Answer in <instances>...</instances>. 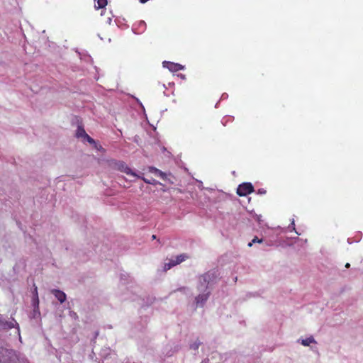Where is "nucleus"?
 Listing matches in <instances>:
<instances>
[{
	"instance_id": "nucleus-1",
	"label": "nucleus",
	"mask_w": 363,
	"mask_h": 363,
	"mask_svg": "<svg viewBox=\"0 0 363 363\" xmlns=\"http://www.w3.org/2000/svg\"><path fill=\"white\" fill-rule=\"evenodd\" d=\"M114 168L121 172L125 173L128 175L137 177V174L132 171V169L123 161H116L114 162ZM138 177H139L138 176Z\"/></svg>"
},
{
	"instance_id": "nucleus-2",
	"label": "nucleus",
	"mask_w": 363,
	"mask_h": 363,
	"mask_svg": "<svg viewBox=\"0 0 363 363\" xmlns=\"http://www.w3.org/2000/svg\"><path fill=\"white\" fill-rule=\"evenodd\" d=\"M254 191V187L251 183H242L237 189V194L240 196H245Z\"/></svg>"
},
{
	"instance_id": "nucleus-3",
	"label": "nucleus",
	"mask_w": 363,
	"mask_h": 363,
	"mask_svg": "<svg viewBox=\"0 0 363 363\" xmlns=\"http://www.w3.org/2000/svg\"><path fill=\"white\" fill-rule=\"evenodd\" d=\"M163 67L167 68L170 72H176L184 69V66L172 62H163Z\"/></svg>"
},
{
	"instance_id": "nucleus-4",
	"label": "nucleus",
	"mask_w": 363,
	"mask_h": 363,
	"mask_svg": "<svg viewBox=\"0 0 363 363\" xmlns=\"http://www.w3.org/2000/svg\"><path fill=\"white\" fill-rule=\"evenodd\" d=\"M149 171L151 172V173H153L155 174L156 176L160 177L163 181H167L168 179L167 178V174L163 172H162L161 170L158 169L156 167H149Z\"/></svg>"
},
{
	"instance_id": "nucleus-5",
	"label": "nucleus",
	"mask_w": 363,
	"mask_h": 363,
	"mask_svg": "<svg viewBox=\"0 0 363 363\" xmlns=\"http://www.w3.org/2000/svg\"><path fill=\"white\" fill-rule=\"evenodd\" d=\"M51 293L56 297V298L61 303H64L66 300L67 296L66 294L60 290L58 289H52Z\"/></svg>"
},
{
	"instance_id": "nucleus-6",
	"label": "nucleus",
	"mask_w": 363,
	"mask_h": 363,
	"mask_svg": "<svg viewBox=\"0 0 363 363\" xmlns=\"http://www.w3.org/2000/svg\"><path fill=\"white\" fill-rule=\"evenodd\" d=\"M15 324L18 325L16 322L13 323V322H8L4 320L1 315H0V329L6 330L13 328H14Z\"/></svg>"
},
{
	"instance_id": "nucleus-7",
	"label": "nucleus",
	"mask_w": 363,
	"mask_h": 363,
	"mask_svg": "<svg viewBox=\"0 0 363 363\" xmlns=\"http://www.w3.org/2000/svg\"><path fill=\"white\" fill-rule=\"evenodd\" d=\"M209 292L206 294H199L196 297V303L197 306H202L208 298Z\"/></svg>"
},
{
	"instance_id": "nucleus-8",
	"label": "nucleus",
	"mask_w": 363,
	"mask_h": 363,
	"mask_svg": "<svg viewBox=\"0 0 363 363\" xmlns=\"http://www.w3.org/2000/svg\"><path fill=\"white\" fill-rule=\"evenodd\" d=\"M211 277V274L209 273H206L199 278V281L201 287H207V285L209 284V279Z\"/></svg>"
},
{
	"instance_id": "nucleus-9",
	"label": "nucleus",
	"mask_w": 363,
	"mask_h": 363,
	"mask_svg": "<svg viewBox=\"0 0 363 363\" xmlns=\"http://www.w3.org/2000/svg\"><path fill=\"white\" fill-rule=\"evenodd\" d=\"M188 258H189V256L186 254H181V255L177 256L175 259H174V260L177 264H179L183 262L184 261H185Z\"/></svg>"
},
{
	"instance_id": "nucleus-10",
	"label": "nucleus",
	"mask_w": 363,
	"mask_h": 363,
	"mask_svg": "<svg viewBox=\"0 0 363 363\" xmlns=\"http://www.w3.org/2000/svg\"><path fill=\"white\" fill-rule=\"evenodd\" d=\"M311 343H315V340L312 336L301 340V344L303 346H308Z\"/></svg>"
},
{
	"instance_id": "nucleus-11",
	"label": "nucleus",
	"mask_w": 363,
	"mask_h": 363,
	"mask_svg": "<svg viewBox=\"0 0 363 363\" xmlns=\"http://www.w3.org/2000/svg\"><path fill=\"white\" fill-rule=\"evenodd\" d=\"M177 265L174 259H170L169 262L165 263L164 265V271L167 272V270L170 269L172 267Z\"/></svg>"
},
{
	"instance_id": "nucleus-12",
	"label": "nucleus",
	"mask_w": 363,
	"mask_h": 363,
	"mask_svg": "<svg viewBox=\"0 0 363 363\" xmlns=\"http://www.w3.org/2000/svg\"><path fill=\"white\" fill-rule=\"evenodd\" d=\"M86 135H87V133H86L85 130L82 127H78L76 133L77 137L84 138L86 137Z\"/></svg>"
},
{
	"instance_id": "nucleus-13",
	"label": "nucleus",
	"mask_w": 363,
	"mask_h": 363,
	"mask_svg": "<svg viewBox=\"0 0 363 363\" xmlns=\"http://www.w3.org/2000/svg\"><path fill=\"white\" fill-rule=\"evenodd\" d=\"M84 139L91 145H93L94 146L95 148H98V146H97V143L92 138H91L88 134L86 135V137L84 138Z\"/></svg>"
},
{
	"instance_id": "nucleus-14",
	"label": "nucleus",
	"mask_w": 363,
	"mask_h": 363,
	"mask_svg": "<svg viewBox=\"0 0 363 363\" xmlns=\"http://www.w3.org/2000/svg\"><path fill=\"white\" fill-rule=\"evenodd\" d=\"M107 5V0H98L97 1V8L103 9Z\"/></svg>"
},
{
	"instance_id": "nucleus-15",
	"label": "nucleus",
	"mask_w": 363,
	"mask_h": 363,
	"mask_svg": "<svg viewBox=\"0 0 363 363\" xmlns=\"http://www.w3.org/2000/svg\"><path fill=\"white\" fill-rule=\"evenodd\" d=\"M263 242L262 239H259L257 237H255L252 240L249 242L248 247H252L254 243H262Z\"/></svg>"
},
{
	"instance_id": "nucleus-16",
	"label": "nucleus",
	"mask_w": 363,
	"mask_h": 363,
	"mask_svg": "<svg viewBox=\"0 0 363 363\" xmlns=\"http://www.w3.org/2000/svg\"><path fill=\"white\" fill-rule=\"evenodd\" d=\"M142 179L146 183V184H155V179H147L145 177H142Z\"/></svg>"
},
{
	"instance_id": "nucleus-17",
	"label": "nucleus",
	"mask_w": 363,
	"mask_h": 363,
	"mask_svg": "<svg viewBox=\"0 0 363 363\" xmlns=\"http://www.w3.org/2000/svg\"><path fill=\"white\" fill-rule=\"evenodd\" d=\"M97 146H98V148H96L98 150H102V151H104V148L102 147V146L101 145H99L97 144Z\"/></svg>"
},
{
	"instance_id": "nucleus-18",
	"label": "nucleus",
	"mask_w": 363,
	"mask_h": 363,
	"mask_svg": "<svg viewBox=\"0 0 363 363\" xmlns=\"http://www.w3.org/2000/svg\"><path fill=\"white\" fill-rule=\"evenodd\" d=\"M4 352H6V350H4V349H3V348H1V350H0V353H1V354H3V353H4ZM1 362V359H0V362Z\"/></svg>"
},
{
	"instance_id": "nucleus-19",
	"label": "nucleus",
	"mask_w": 363,
	"mask_h": 363,
	"mask_svg": "<svg viewBox=\"0 0 363 363\" xmlns=\"http://www.w3.org/2000/svg\"><path fill=\"white\" fill-rule=\"evenodd\" d=\"M140 3L142 4H145L146 3L147 1H148L149 0H139Z\"/></svg>"
},
{
	"instance_id": "nucleus-20",
	"label": "nucleus",
	"mask_w": 363,
	"mask_h": 363,
	"mask_svg": "<svg viewBox=\"0 0 363 363\" xmlns=\"http://www.w3.org/2000/svg\"><path fill=\"white\" fill-rule=\"evenodd\" d=\"M259 192L260 194H264V193L266 192V191H265V190H262H262H261V189H259Z\"/></svg>"
},
{
	"instance_id": "nucleus-21",
	"label": "nucleus",
	"mask_w": 363,
	"mask_h": 363,
	"mask_svg": "<svg viewBox=\"0 0 363 363\" xmlns=\"http://www.w3.org/2000/svg\"><path fill=\"white\" fill-rule=\"evenodd\" d=\"M35 291L36 292V297H37V303H38V294H37V288H35Z\"/></svg>"
},
{
	"instance_id": "nucleus-22",
	"label": "nucleus",
	"mask_w": 363,
	"mask_h": 363,
	"mask_svg": "<svg viewBox=\"0 0 363 363\" xmlns=\"http://www.w3.org/2000/svg\"><path fill=\"white\" fill-rule=\"evenodd\" d=\"M350 267V263H347V264H345V267H346V268H349Z\"/></svg>"
},
{
	"instance_id": "nucleus-23",
	"label": "nucleus",
	"mask_w": 363,
	"mask_h": 363,
	"mask_svg": "<svg viewBox=\"0 0 363 363\" xmlns=\"http://www.w3.org/2000/svg\"><path fill=\"white\" fill-rule=\"evenodd\" d=\"M199 344H198V345H194V349H195V350H196V349H197V348L199 347Z\"/></svg>"
},
{
	"instance_id": "nucleus-24",
	"label": "nucleus",
	"mask_w": 363,
	"mask_h": 363,
	"mask_svg": "<svg viewBox=\"0 0 363 363\" xmlns=\"http://www.w3.org/2000/svg\"><path fill=\"white\" fill-rule=\"evenodd\" d=\"M208 362V360H203V361H202L201 363H207Z\"/></svg>"
},
{
	"instance_id": "nucleus-25",
	"label": "nucleus",
	"mask_w": 363,
	"mask_h": 363,
	"mask_svg": "<svg viewBox=\"0 0 363 363\" xmlns=\"http://www.w3.org/2000/svg\"><path fill=\"white\" fill-rule=\"evenodd\" d=\"M291 225L294 227V220L292 221Z\"/></svg>"
},
{
	"instance_id": "nucleus-26",
	"label": "nucleus",
	"mask_w": 363,
	"mask_h": 363,
	"mask_svg": "<svg viewBox=\"0 0 363 363\" xmlns=\"http://www.w3.org/2000/svg\"><path fill=\"white\" fill-rule=\"evenodd\" d=\"M152 238V239H155L156 238V235H153Z\"/></svg>"
}]
</instances>
